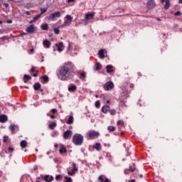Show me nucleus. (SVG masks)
I'll return each mask as SVG.
<instances>
[{
  "label": "nucleus",
  "mask_w": 182,
  "mask_h": 182,
  "mask_svg": "<svg viewBox=\"0 0 182 182\" xmlns=\"http://www.w3.org/2000/svg\"><path fill=\"white\" fill-rule=\"evenodd\" d=\"M57 76L60 80H69L75 76L73 64L70 62L65 63L59 69Z\"/></svg>",
  "instance_id": "f257e3e1"
},
{
  "label": "nucleus",
  "mask_w": 182,
  "mask_h": 182,
  "mask_svg": "<svg viewBox=\"0 0 182 182\" xmlns=\"http://www.w3.org/2000/svg\"><path fill=\"white\" fill-rule=\"evenodd\" d=\"M84 137L80 134H75L73 136V143L75 146H82L83 144Z\"/></svg>",
  "instance_id": "f03ea898"
},
{
  "label": "nucleus",
  "mask_w": 182,
  "mask_h": 182,
  "mask_svg": "<svg viewBox=\"0 0 182 182\" xmlns=\"http://www.w3.org/2000/svg\"><path fill=\"white\" fill-rule=\"evenodd\" d=\"M95 18V14L93 13H88L85 14V18L82 19L80 22L75 24V26H78L81 23H84L85 25H87L92 21V19H94Z\"/></svg>",
  "instance_id": "7ed1b4c3"
},
{
  "label": "nucleus",
  "mask_w": 182,
  "mask_h": 182,
  "mask_svg": "<svg viewBox=\"0 0 182 182\" xmlns=\"http://www.w3.org/2000/svg\"><path fill=\"white\" fill-rule=\"evenodd\" d=\"M86 136H87V140H91L92 139H96L99 137V136H100V133L95 130H91L87 132Z\"/></svg>",
  "instance_id": "20e7f679"
},
{
  "label": "nucleus",
  "mask_w": 182,
  "mask_h": 182,
  "mask_svg": "<svg viewBox=\"0 0 182 182\" xmlns=\"http://www.w3.org/2000/svg\"><path fill=\"white\" fill-rule=\"evenodd\" d=\"M62 14L60 13V11H55L49 16L48 19L50 21H56L58 18H60Z\"/></svg>",
  "instance_id": "39448f33"
},
{
  "label": "nucleus",
  "mask_w": 182,
  "mask_h": 182,
  "mask_svg": "<svg viewBox=\"0 0 182 182\" xmlns=\"http://www.w3.org/2000/svg\"><path fill=\"white\" fill-rule=\"evenodd\" d=\"M73 169L70 171V169H68V176H75L76 173H77L78 169L76 166V164L75 162H72Z\"/></svg>",
  "instance_id": "423d86ee"
},
{
  "label": "nucleus",
  "mask_w": 182,
  "mask_h": 182,
  "mask_svg": "<svg viewBox=\"0 0 182 182\" xmlns=\"http://www.w3.org/2000/svg\"><path fill=\"white\" fill-rule=\"evenodd\" d=\"M72 21H73V18H72V16L70 15H67L65 16V20L64 21V24L60 26V27H63V26H70V24L72 23Z\"/></svg>",
  "instance_id": "0eeeda50"
},
{
  "label": "nucleus",
  "mask_w": 182,
  "mask_h": 182,
  "mask_svg": "<svg viewBox=\"0 0 182 182\" xmlns=\"http://www.w3.org/2000/svg\"><path fill=\"white\" fill-rule=\"evenodd\" d=\"M114 87V84L112 81L107 82L104 85V89L105 90H112Z\"/></svg>",
  "instance_id": "6e6552de"
},
{
  "label": "nucleus",
  "mask_w": 182,
  "mask_h": 182,
  "mask_svg": "<svg viewBox=\"0 0 182 182\" xmlns=\"http://www.w3.org/2000/svg\"><path fill=\"white\" fill-rule=\"evenodd\" d=\"M72 134H73V132L71 130H67L63 133V139L69 140L72 137Z\"/></svg>",
  "instance_id": "1a4fd4ad"
},
{
  "label": "nucleus",
  "mask_w": 182,
  "mask_h": 182,
  "mask_svg": "<svg viewBox=\"0 0 182 182\" xmlns=\"http://www.w3.org/2000/svg\"><path fill=\"white\" fill-rule=\"evenodd\" d=\"M156 6V4H154V1L153 0H149L146 4V7L148 9H153Z\"/></svg>",
  "instance_id": "9d476101"
},
{
  "label": "nucleus",
  "mask_w": 182,
  "mask_h": 182,
  "mask_svg": "<svg viewBox=\"0 0 182 182\" xmlns=\"http://www.w3.org/2000/svg\"><path fill=\"white\" fill-rule=\"evenodd\" d=\"M98 181H100V182H110V181H109V178H106V176H105L103 175H101L99 176Z\"/></svg>",
  "instance_id": "9b49d317"
},
{
  "label": "nucleus",
  "mask_w": 182,
  "mask_h": 182,
  "mask_svg": "<svg viewBox=\"0 0 182 182\" xmlns=\"http://www.w3.org/2000/svg\"><path fill=\"white\" fill-rule=\"evenodd\" d=\"M55 46L58 52H62L63 50V43H59L58 44L57 43L55 44Z\"/></svg>",
  "instance_id": "f8f14e48"
},
{
  "label": "nucleus",
  "mask_w": 182,
  "mask_h": 182,
  "mask_svg": "<svg viewBox=\"0 0 182 182\" xmlns=\"http://www.w3.org/2000/svg\"><path fill=\"white\" fill-rule=\"evenodd\" d=\"M26 32L28 33H33L35 32V27L33 26V25H31L30 26H28L26 29Z\"/></svg>",
  "instance_id": "ddd939ff"
},
{
  "label": "nucleus",
  "mask_w": 182,
  "mask_h": 182,
  "mask_svg": "<svg viewBox=\"0 0 182 182\" xmlns=\"http://www.w3.org/2000/svg\"><path fill=\"white\" fill-rule=\"evenodd\" d=\"M43 180H45L46 182H51L53 180V176L46 175V176L43 177Z\"/></svg>",
  "instance_id": "4468645a"
},
{
  "label": "nucleus",
  "mask_w": 182,
  "mask_h": 182,
  "mask_svg": "<svg viewBox=\"0 0 182 182\" xmlns=\"http://www.w3.org/2000/svg\"><path fill=\"white\" fill-rule=\"evenodd\" d=\"M102 113H107V112H109L110 110V107H109V105H105L102 107Z\"/></svg>",
  "instance_id": "2eb2a0df"
},
{
  "label": "nucleus",
  "mask_w": 182,
  "mask_h": 182,
  "mask_svg": "<svg viewBox=\"0 0 182 182\" xmlns=\"http://www.w3.org/2000/svg\"><path fill=\"white\" fill-rule=\"evenodd\" d=\"M8 120V117L6 115H0V123H5Z\"/></svg>",
  "instance_id": "dca6fc26"
},
{
  "label": "nucleus",
  "mask_w": 182,
  "mask_h": 182,
  "mask_svg": "<svg viewBox=\"0 0 182 182\" xmlns=\"http://www.w3.org/2000/svg\"><path fill=\"white\" fill-rule=\"evenodd\" d=\"M107 73H113V65H109L106 66Z\"/></svg>",
  "instance_id": "f3484780"
},
{
  "label": "nucleus",
  "mask_w": 182,
  "mask_h": 182,
  "mask_svg": "<svg viewBox=\"0 0 182 182\" xmlns=\"http://www.w3.org/2000/svg\"><path fill=\"white\" fill-rule=\"evenodd\" d=\"M43 45L44 46V48H46L47 49L50 48V42L48 40H45L43 42Z\"/></svg>",
  "instance_id": "a211bd4d"
},
{
  "label": "nucleus",
  "mask_w": 182,
  "mask_h": 182,
  "mask_svg": "<svg viewBox=\"0 0 182 182\" xmlns=\"http://www.w3.org/2000/svg\"><path fill=\"white\" fill-rule=\"evenodd\" d=\"M93 149H95L97 151H100V150H102V146L100 143H96L95 145L93 146Z\"/></svg>",
  "instance_id": "6ab92c4d"
},
{
  "label": "nucleus",
  "mask_w": 182,
  "mask_h": 182,
  "mask_svg": "<svg viewBox=\"0 0 182 182\" xmlns=\"http://www.w3.org/2000/svg\"><path fill=\"white\" fill-rule=\"evenodd\" d=\"M99 58L105 59V50L102 49L98 52Z\"/></svg>",
  "instance_id": "aec40b11"
},
{
  "label": "nucleus",
  "mask_w": 182,
  "mask_h": 182,
  "mask_svg": "<svg viewBox=\"0 0 182 182\" xmlns=\"http://www.w3.org/2000/svg\"><path fill=\"white\" fill-rule=\"evenodd\" d=\"M77 89V87L74 84H72L69 87H68V91L69 92H75Z\"/></svg>",
  "instance_id": "412c9836"
},
{
  "label": "nucleus",
  "mask_w": 182,
  "mask_h": 182,
  "mask_svg": "<svg viewBox=\"0 0 182 182\" xmlns=\"http://www.w3.org/2000/svg\"><path fill=\"white\" fill-rule=\"evenodd\" d=\"M20 146L21 149H26V147L28 146V142L25 140H23L21 141Z\"/></svg>",
  "instance_id": "4be33fe9"
},
{
  "label": "nucleus",
  "mask_w": 182,
  "mask_h": 182,
  "mask_svg": "<svg viewBox=\"0 0 182 182\" xmlns=\"http://www.w3.org/2000/svg\"><path fill=\"white\" fill-rule=\"evenodd\" d=\"M41 14H38L32 20L29 21V23H33V22H36V21H38L39 18H41Z\"/></svg>",
  "instance_id": "5701e85b"
},
{
  "label": "nucleus",
  "mask_w": 182,
  "mask_h": 182,
  "mask_svg": "<svg viewBox=\"0 0 182 182\" xmlns=\"http://www.w3.org/2000/svg\"><path fill=\"white\" fill-rule=\"evenodd\" d=\"M41 29L43 31H48V29H49V25H48V23H43L41 25Z\"/></svg>",
  "instance_id": "b1692460"
},
{
  "label": "nucleus",
  "mask_w": 182,
  "mask_h": 182,
  "mask_svg": "<svg viewBox=\"0 0 182 182\" xmlns=\"http://www.w3.org/2000/svg\"><path fill=\"white\" fill-rule=\"evenodd\" d=\"M34 90H39L41 89V83L36 82L33 85Z\"/></svg>",
  "instance_id": "393cba45"
},
{
  "label": "nucleus",
  "mask_w": 182,
  "mask_h": 182,
  "mask_svg": "<svg viewBox=\"0 0 182 182\" xmlns=\"http://www.w3.org/2000/svg\"><path fill=\"white\" fill-rule=\"evenodd\" d=\"M79 78L81 79V80H85V79H86V73H80Z\"/></svg>",
  "instance_id": "a878e982"
},
{
  "label": "nucleus",
  "mask_w": 182,
  "mask_h": 182,
  "mask_svg": "<svg viewBox=\"0 0 182 182\" xmlns=\"http://www.w3.org/2000/svg\"><path fill=\"white\" fill-rule=\"evenodd\" d=\"M73 123V117L70 116L67 122V124H72Z\"/></svg>",
  "instance_id": "bb28decb"
},
{
  "label": "nucleus",
  "mask_w": 182,
  "mask_h": 182,
  "mask_svg": "<svg viewBox=\"0 0 182 182\" xmlns=\"http://www.w3.org/2000/svg\"><path fill=\"white\" fill-rule=\"evenodd\" d=\"M166 4L164 6V9H168L170 8V1L166 0Z\"/></svg>",
  "instance_id": "cd10ccee"
},
{
  "label": "nucleus",
  "mask_w": 182,
  "mask_h": 182,
  "mask_svg": "<svg viewBox=\"0 0 182 182\" xmlns=\"http://www.w3.org/2000/svg\"><path fill=\"white\" fill-rule=\"evenodd\" d=\"M100 69H102V65L100 63H97L95 64V70H100Z\"/></svg>",
  "instance_id": "c85d7f7f"
},
{
  "label": "nucleus",
  "mask_w": 182,
  "mask_h": 182,
  "mask_svg": "<svg viewBox=\"0 0 182 182\" xmlns=\"http://www.w3.org/2000/svg\"><path fill=\"white\" fill-rule=\"evenodd\" d=\"M40 11H41V14H39L42 16V15H43V14L47 12L48 9L47 8H43V9H41Z\"/></svg>",
  "instance_id": "c756f323"
},
{
  "label": "nucleus",
  "mask_w": 182,
  "mask_h": 182,
  "mask_svg": "<svg viewBox=\"0 0 182 182\" xmlns=\"http://www.w3.org/2000/svg\"><path fill=\"white\" fill-rule=\"evenodd\" d=\"M107 130L109 132H114V130H116V127H113V126H109L107 127Z\"/></svg>",
  "instance_id": "7c9ffc66"
},
{
  "label": "nucleus",
  "mask_w": 182,
  "mask_h": 182,
  "mask_svg": "<svg viewBox=\"0 0 182 182\" xmlns=\"http://www.w3.org/2000/svg\"><path fill=\"white\" fill-rule=\"evenodd\" d=\"M49 127L51 129V130H53V129L56 127V122H53L52 124H49Z\"/></svg>",
  "instance_id": "2f4dec72"
},
{
  "label": "nucleus",
  "mask_w": 182,
  "mask_h": 182,
  "mask_svg": "<svg viewBox=\"0 0 182 182\" xmlns=\"http://www.w3.org/2000/svg\"><path fill=\"white\" fill-rule=\"evenodd\" d=\"M63 153H66V148H65L64 146H63V147L60 149V154H63Z\"/></svg>",
  "instance_id": "473e14b6"
},
{
  "label": "nucleus",
  "mask_w": 182,
  "mask_h": 182,
  "mask_svg": "<svg viewBox=\"0 0 182 182\" xmlns=\"http://www.w3.org/2000/svg\"><path fill=\"white\" fill-rule=\"evenodd\" d=\"M41 79H43V82H46L49 81V77L47 75L42 77Z\"/></svg>",
  "instance_id": "72a5a7b5"
},
{
  "label": "nucleus",
  "mask_w": 182,
  "mask_h": 182,
  "mask_svg": "<svg viewBox=\"0 0 182 182\" xmlns=\"http://www.w3.org/2000/svg\"><path fill=\"white\" fill-rule=\"evenodd\" d=\"M60 32V30H59L58 28H54V33H55V35H59Z\"/></svg>",
  "instance_id": "f704fd0d"
},
{
  "label": "nucleus",
  "mask_w": 182,
  "mask_h": 182,
  "mask_svg": "<svg viewBox=\"0 0 182 182\" xmlns=\"http://www.w3.org/2000/svg\"><path fill=\"white\" fill-rule=\"evenodd\" d=\"M10 130L12 132V133L15 132V124H11L10 126Z\"/></svg>",
  "instance_id": "c9c22d12"
},
{
  "label": "nucleus",
  "mask_w": 182,
  "mask_h": 182,
  "mask_svg": "<svg viewBox=\"0 0 182 182\" xmlns=\"http://www.w3.org/2000/svg\"><path fill=\"white\" fill-rule=\"evenodd\" d=\"M117 124H118V126H121L122 127H123V126H124V122H123V121H118L117 122Z\"/></svg>",
  "instance_id": "e433bc0d"
},
{
  "label": "nucleus",
  "mask_w": 182,
  "mask_h": 182,
  "mask_svg": "<svg viewBox=\"0 0 182 182\" xmlns=\"http://www.w3.org/2000/svg\"><path fill=\"white\" fill-rule=\"evenodd\" d=\"M24 78L26 79V80H31V79H32V77L26 74L24 75Z\"/></svg>",
  "instance_id": "4c0bfd02"
},
{
  "label": "nucleus",
  "mask_w": 182,
  "mask_h": 182,
  "mask_svg": "<svg viewBox=\"0 0 182 182\" xmlns=\"http://www.w3.org/2000/svg\"><path fill=\"white\" fill-rule=\"evenodd\" d=\"M109 113L112 116H114L116 114V109H111Z\"/></svg>",
  "instance_id": "58836bf2"
},
{
  "label": "nucleus",
  "mask_w": 182,
  "mask_h": 182,
  "mask_svg": "<svg viewBox=\"0 0 182 182\" xmlns=\"http://www.w3.org/2000/svg\"><path fill=\"white\" fill-rule=\"evenodd\" d=\"M65 182H72V178L65 177Z\"/></svg>",
  "instance_id": "ea45409f"
},
{
  "label": "nucleus",
  "mask_w": 182,
  "mask_h": 182,
  "mask_svg": "<svg viewBox=\"0 0 182 182\" xmlns=\"http://www.w3.org/2000/svg\"><path fill=\"white\" fill-rule=\"evenodd\" d=\"M95 107H97V108L100 107V102L99 101L95 102Z\"/></svg>",
  "instance_id": "a19ab883"
},
{
  "label": "nucleus",
  "mask_w": 182,
  "mask_h": 182,
  "mask_svg": "<svg viewBox=\"0 0 182 182\" xmlns=\"http://www.w3.org/2000/svg\"><path fill=\"white\" fill-rule=\"evenodd\" d=\"M55 136H58V132H57V131H54V132H53V133H52V136H53V137H55Z\"/></svg>",
  "instance_id": "79ce46f5"
},
{
  "label": "nucleus",
  "mask_w": 182,
  "mask_h": 182,
  "mask_svg": "<svg viewBox=\"0 0 182 182\" xmlns=\"http://www.w3.org/2000/svg\"><path fill=\"white\" fill-rule=\"evenodd\" d=\"M60 177H62L61 175H57V176H55V180H57V181H59V180L60 179Z\"/></svg>",
  "instance_id": "37998d69"
},
{
  "label": "nucleus",
  "mask_w": 182,
  "mask_h": 182,
  "mask_svg": "<svg viewBox=\"0 0 182 182\" xmlns=\"http://www.w3.org/2000/svg\"><path fill=\"white\" fill-rule=\"evenodd\" d=\"M3 141L6 143V141H8V136H4Z\"/></svg>",
  "instance_id": "c03bdc74"
},
{
  "label": "nucleus",
  "mask_w": 182,
  "mask_h": 182,
  "mask_svg": "<svg viewBox=\"0 0 182 182\" xmlns=\"http://www.w3.org/2000/svg\"><path fill=\"white\" fill-rule=\"evenodd\" d=\"M3 5L5 8H9V4L8 3H4Z\"/></svg>",
  "instance_id": "a18cd8bd"
},
{
  "label": "nucleus",
  "mask_w": 182,
  "mask_h": 182,
  "mask_svg": "<svg viewBox=\"0 0 182 182\" xmlns=\"http://www.w3.org/2000/svg\"><path fill=\"white\" fill-rule=\"evenodd\" d=\"M129 171H131V173H134V168H133L132 166H129Z\"/></svg>",
  "instance_id": "49530a36"
},
{
  "label": "nucleus",
  "mask_w": 182,
  "mask_h": 182,
  "mask_svg": "<svg viewBox=\"0 0 182 182\" xmlns=\"http://www.w3.org/2000/svg\"><path fill=\"white\" fill-rule=\"evenodd\" d=\"M51 112H52V113L55 114V113H56V112H58V110L56 109H52Z\"/></svg>",
  "instance_id": "de8ad7c7"
},
{
  "label": "nucleus",
  "mask_w": 182,
  "mask_h": 182,
  "mask_svg": "<svg viewBox=\"0 0 182 182\" xmlns=\"http://www.w3.org/2000/svg\"><path fill=\"white\" fill-rule=\"evenodd\" d=\"M9 151H10L11 153H12V151H14V148L9 147Z\"/></svg>",
  "instance_id": "09e8293b"
},
{
  "label": "nucleus",
  "mask_w": 182,
  "mask_h": 182,
  "mask_svg": "<svg viewBox=\"0 0 182 182\" xmlns=\"http://www.w3.org/2000/svg\"><path fill=\"white\" fill-rule=\"evenodd\" d=\"M180 14H181L180 11H177L176 13H175V16H178Z\"/></svg>",
  "instance_id": "8fccbe9b"
},
{
  "label": "nucleus",
  "mask_w": 182,
  "mask_h": 182,
  "mask_svg": "<svg viewBox=\"0 0 182 182\" xmlns=\"http://www.w3.org/2000/svg\"><path fill=\"white\" fill-rule=\"evenodd\" d=\"M14 2H17L18 4H20V2H22V0H13Z\"/></svg>",
  "instance_id": "3c124183"
},
{
  "label": "nucleus",
  "mask_w": 182,
  "mask_h": 182,
  "mask_svg": "<svg viewBox=\"0 0 182 182\" xmlns=\"http://www.w3.org/2000/svg\"><path fill=\"white\" fill-rule=\"evenodd\" d=\"M31 72L32 73L35 72V67L31 68Z\"/></svg>",
  "instance_id": "603ef678"
},
{
  "label": "nucleus",
  "mask_w": 182,
  "mask_h": 182,
  "mask_svg": "<svg viewBox=\"0 0 182 182\" xmlns=\"http://www.w3.org/2000/svg\"><path fill=\"white\" fill-rule=\"evenodd\" d=\"M33 76L34 77H36V76H38V71H36V73L33 74Z\"/></svg>",
  "instance_id": "864d4df0"
},
{
  "label": "nucleus",
  "mask_w": 182,
  "mask_h": 182,
  "mask_svg": "<svg viewBox=\"0 0 182 182\" xmlns=\"http://www.w3.org/2000/svg\"><path fill=\"white\" fill-rule=\"evenodd\" d=\"M1 39H2V41H5V39H6V36H3L1 38Z\"/></svg>",
  "instance_id": "5fc2aeb1"
},
{
  "label": "nucleus",
  "mask_w": 182,
  "mask_h": 182,
  "mask_svg": "<svg viewBox=\"0 0 182 182\" xmlns=\"http://www.w3.org/2000/svg\"><path fill=\"white\" fill-rule=\"evenodd\" d=\"M68 4H70V2H75V0H68Z\"/></svg>",
  "instance_id": "6e6d98bb"
},
{
  "label": "nucleus",
  "mask_w": 182,
  "mask_h": 182,
  "mask_svg": "<svg viewBox=\"0 0 182 182\" xmlns=\"http://www.w3.org/2000/svg\"><path fill=\"white\" fill-rule=\"evenodd\" d=\"M26 15H31V11H26Z\"/></svg>",
  "instance_id": "4d7b16f0"
},
{
  "label": "nucleus",
  "mask_w": 182,
  "mask_h": 182,
  "mask_svg": "<svg viewBox=\"0 0 182 182\" xmlns=\"http://www.w3.org/2000/svg\"><path fill=\"white\" fill-rule=\"evenodd\" d=\"M7 23H12V20H9V21H7Z\"/></svg>",
  "instance_id": "13d9d810"
},
{
  "label": "nucleus",
  "mask_w": 182,
  "mask_h": 182,
  "mask_svg": "<svg viewBox=\"0 0 182 182\" xmlns=\"http://www.w3.org/2000/svg\"><path fill=\"white\" fill-rule=\"evenodd\" d=\"M50 119H55V115H50Z\"/></svg>",
  "instance_id": "bf43d9fd"
},
{
  "label": "nucleus",
  "mask_w": 182,
  "mask_h": 182,
  "mask_svg": "<svg viewBox=\"0 0 182 182\" xmlns=\"http://www.w3.org/2000/svg\"><path fill=\"white\" fill-rule=\"evenodd\" d=\"M161 4H164L166 2V0H161Z\"/></svg>",
  "instance_id": "052dcab7"
},
{
  "label": "nucleus",
  "mask_w": 182,
  "mask_h": 182,
  "mask_svg": "<svg viewBox=\"0 0 182 182\" xmlns=\"http://www.w3.org/2000/svg\"><path fill=\"white\" fill-rule=\"evenodd\" d=\"M71 129H73V127L72 126H70L69 129L71 130Z\"/></svg>",
  "instance_id": "680f3d73"
},
{
  "label": "nucleus",
  "mask_w": 182,
  "mask_h": 182,
  "mask_svg": "<svg viewBox=\"0 0 182 182\" xmlns=\"http://www.w3.org/2000/svg\"><path fill=\"white\" fill-rule=\"evenodd\" d=\"M131 182H136L134 179L131 180Z\"/></svg>",
  "instance_id": "e2e57ef3"
},
{
  "label": "nucleus",
  "mask_w": 182,
  "mask_h": 182,
  "mask_svg": "<svg viewBox=\"0 0 182 182\" xmlns=\"http://www.w3.org/2000/svg\"><path fill=\"white\" fill-rule=\"evenodd\" d=\"M2 23H4V22L2 21H0V25H2Z\"/></svg>",
  "instance_id": "0e129e2a"
},
{
  "label": "nucleus",
  "mask_w": 182,
  "mask_h": 182,
  "mask_svg": "<svg viewBox=\"0 0 182 182\" xmlns=\"http://www.w3.org/2000/svg\"><path fill=\"white\" fill-rule=\"evenodd\" d=\"M28 80H24V83H28V81H27Z\"/></svg>",
  "instance_id": "69168bd1"
},
{
  "label": "nucleus",
  "mask_w": 182,
  "mask_h": 182,
  "mask_svg": "<svg viewBox=\"0 0 182 182\" xmlns=\"http://www.w3.org/2000/svg\"><path fill=\"white\" fill-rule=\"evenodd\" d=\"M26 35V33H23L21 36Z\"/></svg>",
  "instance_id": "338daca9"
},
{
  "label": "nucleus",
  "mask_w": 182,
  "mask_h": 182,
  "mask_svg": "<svg viewBox=\"0 0 182 182\" xmlns=\"http://www.w3.org/2000/svg\"><path fill=\"white\" fill-rule=\"evenodd\" d=\"M179 4H182V0H179Z\"/></svg>",
  "instance_id": "774afa93"
}]
</instances>
